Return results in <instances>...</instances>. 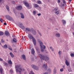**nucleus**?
Returning <instances> with one entry per match:
<instances>
[{
	"mask_svg": "<svg viewBox=\"0 0 74 74\" xmlns=\"http://www.w3.org/2000/svg\"><path fill=\"white\" fill-rule=\"evenodd\" d=\"M35 49L39 58H40L41 60H45V56H44V55L40 54V49L38 47H35Z\"/></svg>",
	"mask_w": 74,
	"mask_h": 74,
	"instance_id": "1",
	"label": "nucleus"
},
{
	"mask_svg": "<svg viewBox=\"0 0 74 74\" xmlns=\"http://www.w3.org/2000/svg\"><path fill=\"white\" fill-rule=\"evenodd\" d=\"M15 68L16 69V71L17 72L19 71V73H21L22 70H23V71H25V69H24V68L22 69V66H21V65L20 64L16 65Z\"/></svg>",
	"mask_w": 74,
	"mask_h": 74,
	"instance_id": "2",
	"label": "nucleus"
},
{
	"mask_svg": "<svg viewBox=\"0 0 74 74\" xmlns=\"http://www.w3.org/2000/svg\"><path fill=\"white\" fill-rule=\"evenodd\" d=\"M28 37L29 39L30 40L32 39V41H33V43L34 44V45H36V40L33 35L30 34H28Z\"/></svg>",
	"mask_w": 74,
	"mask_h": 74,
	"instance_id": "3",
	"label": "nucleus"
},
{
	"mask_svg": "<svg viewBox=\"0 0 74 74\" xmlns=\"http://www.w3.org/2000/svg\"><path fill=\"white\" fill-rule=\"evenodd\" d=\"M5 17L8 20L11 21H12V22H14V20L13 18L10 16L8 15H6Z\"/></svg>",
	"mask_w": 74,
	"mask_h": 74,
	"instance_id": "4",
	"label": "nucleus"
},
{
	"mask_svg": "<svg viewBox=\"0 0 74 74\" xmlns=\"http://www.w3.org/2000/svg\"><path fill=\"white\" fill-rule=\"evenodd\" d=\"M31 66L33 69L35 70H39L38 67L35 64H32Z\"/></svg>",
	"mask_w": 74,
	"mask_h": 74,
	"instance_id": "5",
	"label": "nucleus"
},
{
	"mask_svg": "<svg viewBox=\"0 0 74 74\" xmlns=\"http://www.w3.org/2000/svg\"><path fill=\"white\" fill-rule=\"evenodd\" d=\"M38 42L40 44V47H43L44 46V45H43V43L42 41L40 40L39 39H38Z\"/></svg>",
	"mask_w": 74,
	"mask_h": 74,
	"instance_id": "6",
	"label": "nucleus"
},
{
	"mask_svg": "<svg viewBox=\"0 0 74 74\" xmlns=\"http://www.w3.org/2000/svg\"><path fill=\"white\" fill-rule=\"evenodd\" d=\"M18 26L20 27V28H21V29H24L25 28L24 26L23 25V24H22L21 23H19L18 24Z\"/></svg>",
	"mask_w": 74,
	"mask_h": 74,
	"instance_id": "7",
	"label": "nucleus"
},
{
	"mask_svg": "<svg viewBox=\"0 0 74 74\" xmlns=\"http://www.w3.org/2000/svg\"><path fill=\"white\" fill-rule=\"evenodd\" d=\"M23 3L24 4H25V5L28 8L29 7H30V6L29 5V4L27 2L25 1H23Z\"/></svg>",
	"mask_w": 74,
	"mask_h": 74,
	"instance_id": "8",
	"label": "nucleus"
},
{
	"mask_svg": "<svg viewBox=\"0 0 74 74\" xmlns=\"http://www.w3.org/2000/svg\"><path fill=\"white\" fill-rule=\"evenodd\" d=\"M16 9L18 10H21L22 9V7L21 5H19L16 7Z\"/></svg>",
	"mask_w": 74,
	"mask_h": 74,
	"instance_id": "9",
	"label": "nucleus"
},
{
	"mask_svg": "<svg viewBox=\"0 0 74 74\" xmlns=\"http://www.w3.org/2000/svg\"><path fill=\"white\" fill-rule=\"evenodd\" d=\"M43 47H40V50L41 52H44V49L46 48V47L45 46H43Z\"/></svg>",
	"mask_w": 74,
	"mask_h": 74,
	"instance_id": "10",
	"label": "nucleus"
},
{
	"mask_svg": "<svg viewBox=\"0 0 74 74\" xmlns=\"http://www.w3.org/2000/svg\"><path fill=\"white\" fill-rule=\"evenodd\" d=\"M25 29V31L27 33H28L29 32H30L31 31V29L29 28H26Z\"/></svg>",
	"mask_w": 74,
	"mask_h": 74,
	"instance_id": "11",
	"label": "nucleus"
},
{
	"mask_svg": "<svg viewBox=\"0 0 74 74\" xmlns=\"http://www.w3.org/2000/svg\"><path fill=\"white\" fill-rule=\"evenodd\" d=\"M32 34H34V35H36V32L34 29L32 28Z\"/></svg>",
	"mask_w": 74,
	"mask_h": 74,
	"instance_id": "12",
	"label": "nucleus"
},
{
	"mask_svg": "<svg viewBox=\"0 0 74 74\" xmlns=\"http://www.w3.org/2000/svg\"><path fill=\"white\" fill-rule=\"evenodd\" d=\"M42 67L44 69H45V70H47V65L45 64H43Z\"/></svg>",
	"mask_w": 74,
	"mask_h": 74,
	"instance_id": "13",
	"label": "nucleus"
},
{
	"mask_svg": "<svg viewBox=\"0 0 74 74\" xmlns=\"http://www.w3.org/2000/svg\"><path fill=\"white\" fill-rule=\"evenodd\" d=\"M49 60V56H45V61H48V60Z\"/></svg>",
	"mask_w": 74,
	"mask_h": 74,
	"instance_id": "14",
	"label": "nucleus"
},
{
	"mask_svg": "<svg viewBox=\"0 0 74 74\" xmlns=\"http://www.w3.org/2000/svg\"><path fill=\"white\" fill-rule=\"evenodd\" d=\"M5 34L6 36H8L10 35V33H9V32L7 31H6L5 32Z\"/></svg>",
	"mask_w": 74,
	"mask_h": 74,
	"instance_id": "15",
	"label": "nucleus"
},
{
	"mask_svg": "<svg viewBox=\"0 0 74 74\" xmlns=\"http://www.w3.org/2000/svg\"><path fill=\"white\" fill-rule=\"evenodd\" d=\"M20 15H21V18L22 19H24L25 18V16H24V15H23V14L22 13H21Z\"/></svg>",
	"mask_w": 74,
	"mask_h": 74,
	"instance_id": "16",
	"label": "nucleus"
},
{
	"mask_svg": "<svg viewBox=\"0 0 74 74\" xmlns=\"http://www.w3.org/2000/svg\"><path fill=\"white\" fill-rule=\"evenodd\" d=\"M65 64H66L67 66H69V61H68L67 60H66Z\"/></svg>",
	"mask_w": 74,
	"mask_h": 74,
	"instance_id": "17",
	"label": "nucleus"
},
{
	"mask_svg": "<svg viewBox=\"0 0 74 74\" xmlns=\"http://www.w3.org/2000/svg\"><path fill=\"white\" fill-rule=\"evenodd\" d=\"M31 53L32 55H34L35 53V51H34V50L33 49H32Z\"/></svg>",
	"mask_w": 74,
	"mask_h": 74,
	"instance_id": "18",
	"label": "nucleus"
},
{
	"mask_svg": "<svg viewBox=\"0 0 74 74\" xmlns=\"http://www.w3.org/2000/svg\"><path fill=\"white\" fill-rule=\"evenodd\" d=\"M0 72L1 74H4V72H3V69L0 68Z\"/></svg>",
	"mask_w": 74,
	"mask_h": 74,
	"instance_id": "19",
	"label": "nucleus"
},
{
	"mask_svg": "<svg viewBox=\"0 0 74 74\" xmlns=\"http://www.w3.org/2000/svg\"><path fill=\"white\" fill-rule=\"evenodd\" d=\"M34 8H36L37 7H39V5L37 4H34Z\"/></svg>",
	"mask_w": 74,
	"mask_h": 74,
	"instance_id": "20",
	"label": "nucleus"
},
{
	"mask_svg": "<svg viewBox=\"0 0 74 74\" xmlns=\"http://www.w3.org/2000/svg\"><path fill=\"white\" fill-rule=\"evenodd\" d=\"M2 47L4 49H6V48H7V45H5L4 46H3Z\"/></svg>",
	"mask_w": 74,
	"mask_h": 74,
	"instance_id": "21",
	"label": "nucleus"
},
{
	"mask_svg": "<svg viewBox=\"0 0 74 74\" xmlns=\"http://www.w3.org/2000/svg\"><path fill=\"white\" fill-rule=\"evenodd\" d=\"M22 58L24 60H26V57L25 55H23L22 56Z\"/></svg>",
	"mask_w": 74,
	"mask_h": 74,
	"instance_id": "22",
	"label": "nucleus"
},
{
	"mask_svg": "<svg viewBox=\"0 0 74 74\" xmlns=\"http://www.w3.org/2000/svg\"><path fill=\"white\" fill-rule=\"evenodd\" d=\"M54 13L56 15H58L59 14V12L58 11H55Z\"/></svg>",
	"mask_w": 74,
	"mask_h": 74,
	"instance_id": "23",
	"label": "nucleus"
},
{
	"mask_svg": "<svg viewBox=\"0 0 74 74\" xmlns=\"http://www.w3.org/2000/svg\"><path fill=\"white\" fill-rule=\"evenodd\" d=\"M8 63L9 64H12V62L11 60H9L8 61Z\"/></svg>",
	"mask_w": 74,
	"mask_h": 74,
	"instance_id": "24",
	"label": "nucleus"
},
{
	"mask_svg": "<svg viewBox=\"0 0 74 74\" xmlns=\"http://www.w3.org/2000/svg\"><path fill=\"white\" fill-rule=\"evenodd\" d=\"M56 37H60V34H57L55 35Z\"/></svg>",
	"mask_w": 74,
	"mask_h": 74,
	"instance_id": "25",
	"label": "nucleus"
},
{
	"mask_svg": "<svg viewBox=\"0 0 74 74\" xmlns=\"http://www.w3.org/2000/svg\"><path fill=\"white\" fill-rule=\"evenodd\" d=\"M58 54L59 55H61L62 54V52L61 51H58Z\"/></svg>",
	"mask_w": 74,
	"mask_h": 74,
	"instance_id": "26",
	"label": "nucleus"
},
{
	"mask_svg": "<svg viewBox=\"0 0 74 74\" xmlns=\"http://www.w3.org/2000/svg\"><path fill=\"white\" fill-rule=\"evenodd\" d=\"M10 55L11 57H12V58H14V55L12 53V52H10Z\"/></svg>",
	"mask_w": 74,
	"mask_h": 74,
	"instance_id": "27",
	"label": "nucleus"
},
{
	"mask_svg": "<svg viewBox=\"0 0 74 74\" xmlns=\"http://www.w3.org/2000/svg\"><path fill=\"white\" fill-rule=\"evenodd\" d=\"M6 8L7 10L8 11H10V9L9 8V7H8V6L6 5Z\"/></svg>",
	"mask_w": 74,
	"mask_h": 74,
	"instance_id": "28",
	"label": "nucleus"
},
{
	"mask_svg": "<svg viewBox=\"0 0 74 74\" xmlns=\"http://www.w3.org/2000/svg\"><path fill=\"white\" fill-rule=\"evenodd\" d=\"M62 22L63 23V24H66V21L64 20H62Z\"/></svg>",
	"mask_w": 74,
	"mask_h": 74,
	"instance_id": "29",
	"label": "nucleus"
},
{
	"mask_svg": "<svg viewBox=\"0 0 74 74\" xmlns=\"http://www.w3.org/2000/svg\"><path fill=\"white\" fill-rule=\"evenodd\" d=\"M13 41L14 42H16V39L15 38H14L13 39Z\"/></svg>",
	"mask_w": 74,
	"mask_h": 74,
	"instance_id": "30",
	"label": "nucleus"
},
{
	"mask_svg": "<svg viewBox=\"0 0 74 74\" xmlns=\"http://www.w3.org/2000/svg\"><path fill=\"white\" fill-rule=\"evenodd\" d=\"M4 34V33L2 32L1 31H0V36H2Z\"/></svg>",
	"mask_w": 74,
	"mask_h": 74,
	"instance_id": "31",
	"label": "nucleus"
},
{
	"mask_svg": "<svg viewBox=\"0 0 74 74\" xmlns=\"http://www.w3.org/2000/svg\"><path fill=\"white\" fill-rule=\"evenodd\" d=\"M3 65L5 66H6L7 65V63H6L5 62H4L3 63Z\"/></svg>",
	"mask_w": 74,
	"mask_h": 74,
	"instance_id": "32",
	"label": "nucleus"
},
{
	"mask_svg": "<svg viewBox=\"0 0 74 74\" xmlns=\"http://www.w3.org/2000/svg\"><path fill=\"white\" fill-rule=\"evenodd\" d=\"M54 10L56 12L57 11V10H58V7H56L55 8H54Z\"/></svg>",
	"mask_w": 74,
	"mask_h": 74,
	"instance_id": "33",
	"label": "nucleus"
},
{
	"mask_svg": "<svg viewBox=\"0 0 74 74\" xmlns=\"http://www.w3.org/2000/svg\"><path fill=\"white\" fill-rule=\"evenodd\" d=\"M37 32H38V34L40 35V36H42V35L41 34V33L38 31V30H37Z\"/></svg>",
	"mask_w": 74,
	"mask_h": 74,
	"instance_id": "34",
	"label": "nucleus"
},
{
	"mask_svg": "<svg viewBox=\"0 0 74 74\" xmlns=\"http://www.w3.org/2000/svg\"><path fill=\"white\" fill-rule=\"evenodd\" d=\"M29 74H35L33 72V71H31L29 73Z\"/></svg>",
	"mask_w": 74,
	"mask_h": 74,
	"instance_id": "35",
	"label": "nucleus"
},
{
	"mask_svg": "<svg viewBox=\"0 0 74 74\" xmlns=\"http://www.w3.org/2000/svg\"><path fill=\"white\" fill-rule=\"evenodd\" d=\"M33 13L34 15H36V11L34 10L33 11Z\"/></svg>",
	"mask_w": 74,
	"mask_h": 74,
	"instance_id": "36",
	"label": "nucleus"
},
{
	"mask_svg": "<svg viewBox=\"0 0 74 74\" xmlns=\"http://www.w3.org/2000/svg\"><path fill=\"white\" fill-rule=\"evenodd\" d=\"M37 3L39 4H41V2L40 1H37Z\"/></svg>",
	"mask_w": 74,
	"mask_h": 74,
	"instance_id": "37",
	"label": "nucleus"
},
{
	"mask_svg": "<svg viewBox=\"0 0 74 74\" xmlns=\"http://www.w3.org/2000/svg\"><path fill=\"white\" fill-rule=\"evenodd\" d=\"M71 56L72 57H74V53H71Z\"/></svg>",
	"mask_w": 74,
	"mask_h": 74,
	"instance_id": "38",
	"label": "nucleus"
},
{
	"mask_svg": "<svg viewBox=\"0 0 74 74\" xmlns=\"http://www.w3.org/2000/svg\"><path fill=\"white\" fill-rule=\"evenodd\" d=\"M50 48L51 50L52 51H53V49L52 48V47H50Z\"/></svg>",
	"mask_w": 74,
	"mask_h": 74,
	"instance_id": "39",
	"label": "nucleus"
},
{
	"mask_svg": "<svg viewBox=\"0 0 74 74\" xmlns=\"http://www.w3.org/2000/svg\"><path fill=\"white\" fill-rule=\"evenodd\" d=\"M38 10L41 11V8L40 7H39L38 8Z\"/></svg>",
	"mask_w": 74,
	"mask_h": 74,
	"instance_id": "40",
	"label": "nucleus"
},
{
	"mask_svg": "<svg viewBox=\"0 0 74 74\" xmlns=\"http://www.w3.org/2000/svg\"><path fill=\"white\" fill-rule=\"evenodd\" d=\"M4 40H3V39H1V42H2V43H4Z\"/></svg>",
	"mask_w": 74,
	"mask_h": 74,
	"instance_id": "41",
	"label": "nucleus"
},
{
	"mask_svg": "<svg viewBox=\"0 0 74 74\" xmlns=\"http://www.w3.org/2000/svg\"><path fill=\"white\" fill-rule=\"evenodd\" d=\"M56 70H54V71H53V73L54 74H56Z\"/></svg>",
	"mask_w": 74,
	"mask_h": 74,
	"instance_id": "42",
	"label": "nucleus"
},
{
	"mask_svg": "<svg viewBox=\"0 0 74 74\" xmlns=\"http://www.w3.org/2000/svg\"><path fill=\"white\" fill-rule=\"evenodd\" d=\"M10 71L11 73H13V70H12V69H10Z\"/></svg>",
	"mask_w": 74,
	"mask_h": 74,
	"instance_id": "43",
	"label": "nucleus"
},
{
	"mask_svg": "<svg viewBox=\"0 0 74 74\" xmlns=\"http://www.w3.org/2000/svg\"><path fill=\"white\" fill-rule=\"evenodd\" d=\"M9 49H10V50H11V51H12V48L11 47H9Z\"/></svg>",
	"mask_w": 74,
	"mask_h": 74,
	"instance_id": "44",
	"label": "nucleus"
},
{
	"mask_svg": "<svg viewBox=\"0 0 74 74\" xmlns=\"http://www.w3.org/2000/svg\"><path fill=\"white\" fill-rule=\"evenodd\" d=\"M48 71H49V72H51V69H48Z\"/></svg>",
	"mask_w": 74,
	"mask_h": 74,
	"instance_id": "45",
	"label": "nucleus"
},
{
	"mask_svg": "<svg viewBox=\"0 0 74 74\" xmlns=\"http://www.w3.org/2000/svg\"><path fill=\"white\" fill-rule=\"evenodd\" d=\"M41 15V13H39L37 14L38 16H40Z\"/></svg>",
	"mask_w": 74,
	"mask_h": 74,
	"instance_id": "46",
	"label": "nucleus"
},
{
	"mask_svg": "<svg viewBox=\"0 0 74 74\" xmlns=\"http://www.w3.org/2000/svg\"><path fill=\"white\" fill-rule=\"evenodd\" d=\"M12 4H14L15 1H12Z\"/></svg>",
	"mask_w": 74,
	"mask_h": 74,
	"instance_id": "47",
	"label": "nucleus"
},
{
	"mask_svg": "<svg viewBox=\"0 0 74 74\" xmlns=\"http://www.w3.org/2000/svg\"><path fill=\"white\" fill-rule=\"evenodd\" d=\"M63 3H64V4L66 3V1H65L64 0L63 1Z\"/></svg>",
	"mask_w": 74,
	"mask_h": 74,
	"instance_id": "48",
	"label": "nucleus"
},
{
	"mask_svg": "<svg viewBox=\"0 0 74 74\" xmlns=\"http://www.w3.org/2000/svg\"><path fill=\"white\" fill-rule=\"evenodd\" d=\"M3 20H2V19L1 18H0V21L1 22H3Z\"/></svg>",
	"mask_w": 74,
	"mask_h": 74,
	"instance_id": "49",
	"label": "nucleus"
},
{
	"mask_svg": "<svg viewBox=\"0 0 74 74\" xmlns=\"http://www.w3.org/2000/svg\"><path fill=\"white\" fill-rule=\"evenodd\" d=\"M61 71H63V69H62L60 70Z\"/></svg>",
	"mask_w": 74,
	"mask_h": 74,
	"instance_id": "50",
	"label": "nucleus"
},
{
	"mask_svg": "<svg viewBox=\"0 0 74 74\" xmlns=\"http://www.w3.org/2000/svg\"><path fill=\"white\" fill-rule=\"evenodd\" d=\"M43 74H48V72H46L45 73Z\"/></svg>",
	"mask_w": 74,
	"mask_h": 74,
	"instance_id": "51",
	"label": "nucleus"
},
{
	"mask_svg": "<svg viewBox=\"0 0 74 74\" xmlns=\"http://www.w3.org/2000/svg\"><path fill=\"white\" fill-rule=\"evenodd\" d=\"M58 3H60V0H58Z\"/></svg>",
	"mask_w": 74,
	"mask_h": 74,
	"instance_id": "52",
	"label": "nucleus"
},
{
	"mask_svg": "<svg viewBox=\"0 0 74 74\" xmlns=\"http://www.w3.org/2000/svg\"><path fill=\"white\" fill-rule=\"evenodd\" d=\"M3 60V59L1 58H0V61H2Z\"/></svg>",
	"mask_w": 74,
	"mask_h": 74,
	"instance_id": "53",
	"label": "nucleus"
},
{
	"mask_svg": "<svg viewBox=\"0 0 74 74\" xmlns=\"http://www.w3.org/2000/svg\"><path fill=\"white\" fill-rule=\"evenodd\" d=\"M4 25H7V23H4Z\"/></svg>",
	"mask_w": 74,
	"mask_h": 74,
	"instance_id": "54",
	"label": "nucleus"
},
{
	"mask_svg": "<svg viewBox=\"0 0 74 74\" xmlns=\"http://www.w3.org/2000/svg\"><path fill=\"white\" fill-rule=\"evenodd\" d=\"M31 60H32V61H33V60H34V58H32L31 59Z\"/></svg>",
	"mask_w": 74,
	"mask_h": 74,
	"instance_id": "55",
	"label": "nucleus"
},
{
	"mask_svg": "<svg viewBox=\"0 0 74 74\" xmlns=\"http://www.w3.org/2000/svg\"><path fill=\"white\" fill-rule=\"evenodd\" d=\"M62 6H64V4H62Z\"/></svg>",
	"mask_w": 74,
	"mask_h": 74,
	"instance_id": "56",
	"label": "nucleus"
},
{
	"mask_svg": "<svg viewBox=\"0 0 74 74\" xmlns=\"http://www.w3.org/2000/svg\"><path fill=\"white\" fill-rule=\"evenodd\" d=\"M2 1V0H0V3Z\"/></svg>",
	"mask_w": 74,
	"mask_h": 74,
	"instance_id": "57",
	"label": "nucleus"
},
{
	"mask_svg": "<svg viewBox=\"0 0 74 74\" xmlns=\"http://www.w3.org/2000/svg\"><path fill=\"white\" fill-rule=\"evenodd\" d=\"M72 0H69V1H72Z\"/></svg>",
	"mask_w": 74,
	"mask_h": 74,
	"instance_id": "58",
	"label": "nucleus"
},
{
	"mask_svg": "<svg viewBox=\"0 0 74 74\" xmlns=\"http://www.w3.org/2000/svg\"><path fill=\"white\" fill-rule=\"evenodd\" d=\"M68 71H69V72L70 71H69V69L68 70Z\"/></svg>",
	"mask_w": 74,
	"mask_h": 74,
	"instance_id": "59",
	"label": "nucleus"
},
{
	"mask_svg": "<svg viewBox=\"0 0 74 74\" xmlns=\"http://www.w3.org/2000/svg\"><path fill=\"white\" fill-rule=\"evenodd\" d=\"M7 41H8V39H7Z\"/></svg>",
	"mask_w": 74,
	"mask_h": 74,
	"instance_id": "60",
	"label": "nucleus"
},
{
	"mask_svg": "<svg viewBox=\"0 0 74 74\" xmlns=\"http://www.w3.org/2000/svg\"><path fill=\"white\" fill-rule=\"evenodd\" d=\"M19 74H21V73H20Z\"/></svg>",
	"mask_w": 74,
	"mask_h": 74,
	"instance_id": "61",
	"label": "nucleus"
}]
</instances>
